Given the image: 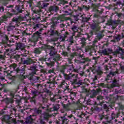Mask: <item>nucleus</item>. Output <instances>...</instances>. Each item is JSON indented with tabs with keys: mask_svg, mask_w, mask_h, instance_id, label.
Masks as SVG:
<instances>
[{
	"mask_svg": "<svg viewBox=\"0 0 124 124\" xmlns=\"http://www.w3.org/2000/svg\"><path fill=\"white\" fill-rule=\"evenodd\" d=\"M24 48H25V46L24 44L22 43H17L16 44V48L14 49H8V51L9 53H15V51H16V50H19V49H20V50H24Z\"/></svg>",
	"mask_w": 124,
	"mask_h": 124,
	"instance_id": "f257e3e1",
	"label": "nucleus"
},
{
	"mask_svg": "<svg viewBox=\"0 0 124 124\" xmlns=\"http://www.w3.org/2000/svg\"><path fill=\"white\" fill-rule=\"evenodd\" d=\"M10 95L11 96V98H7L5 99L6 103H7L8 104L9 103H13V102H14L13 98H15L16 99L17 98V96L15 95V92L13 91L10 92Z\"/></svg>",
	"mask_w": 124,
	"mask_h": 124,
	"instance_id": "f03ea898",
	"label": "nucleus"
},
{
	"mask_svg": "<svg viewBox=\"0 0 124 124\" xmlns=\"http://www.w3.org/2000/svg\"><path fill=\"white\" fill-rule=\"evenodd\" d=\"M31 93L34 95V96H33L32 98V100L33 101V102H35V99H34V97H35V96L38 94V92H37V91H32Z\"/></svg>",
	"mask_w": 124,
	"mask_h": 124,
	"instance_id": "7ed1b4c3",
	"label": "nucleus"
},
{
	"mask_svg": "<svg viewBox=\"0 0 124 124\" xmlns=\"http://www.w3.org/2000/svg\"><path fill=\"white\" fill-rule=\"evenodd\" d=\"M33 121V119L31 118V115L26 118L25 122L27 124H32Z\"/></svg>",
	"mask_w": 124,
	"mask_h": 124,
	"instance_id": "20e7f679",
	"label": "nucleus"
},
{
	"mask_svg": "<svg viewBox=\"0 0 124 124\" xmlns=\"http://www.w3.org/2000/svg\"><path fill=\"white\" fill-rule=\"evenodd\" d=\"M115 53H116V54H121V55H124V50L121 48V47H119L115 51Z\"/></svg>",
	"mask_w": 124,
	"mask_h": 124,
	"instance_id": "39448f33",
	"label": "nucleus"
},
{
	"mask_svg": "<svg viewBox=\"0 0 124 124\" xmlns=\"http://www.w3.org/2000/svg\"><path fill=\"white\" fill-rule=\"evenodd\" d=\"M74 84L77 85H82V79H77L74 80Z\"/></svg>",
	"mask_w": 124,
	"mask_h": 124,
	"instance_id": "423d86ee",
	"label": "nucleus"
},
{
	"mask_svg": "<svg viewBox=\"0 0 124 124\" xmlns=\"http://www.w3.org/2000/svg\"><path fill=\"white\" fill-rule=\"evenodd\" d=\"M58 7L56 6H51L49 7V11L53 12V11H57L58 10Z\"/></svg>",
	"mask_w": 124,
	"mask_h": 124,
	"instance_id": "0eeeda50",
	"label": "nucleus"
},
{
	"mask_svg": "<svg viewBox=\"0 0 124 124\" xmlns=\"http://www.w3.org/2000/svg\"><path fill=\"white\" fill-rule=\"evenodd\" d=\"M117 74V72H111L107 76V79L109 80L108 77H113V76H115Z\"/></svg>",
	"mask_w": 124,
	"mask_h": 124,
	"instance_id": "6e6552de",
	"label": "nucleus"
},
{
	"mask_svg": "<svg viewBox=\"0 0 124 124\" xmlns=\"http://www.w3.org/2000/svg\"><path fill=\"white\" fill-rule=\"evenodd\" d=\"M31 59H28V60H26L23 61L24 64H31Z\"/></svg>",
	"mask_w": 124,
	"mask_h": 124,
	"instance_id": "1a4fd4ad",
	"label": "nucleus"
},
{
	"mask_svg": "<svg viewBox=\"0 0 124 124\" xmlns=\"http://www.w3.org/2000/svg\"><path fill=\"white\" fill-rule=\"evenodd\" d=\"M14 29H15V26L10 25L8 26L7 31H11L14 30Z\"/></svg>",
	"mask_w": 124,
	"mask_h": 124,
	"instance_id": "9d476101",
	"label": "nucleus"
},
{
	"mask_svg": "<svg viewBox=\"0 0 124 124\" xmlns=\"http://www.w3.org/2000/svg\"><path fill=\"white\" fill-rule=\"evenodd\" d=\"M66 69V67H65V66H61V69H60V72L61 73H62V74H64V71Z\"/></svg>",
	"mask_w": 124,
	"mask_h": 124,
	"instance_id": "9b49d317",
	"label": "nucleus"
},
{
	"mask_svg": "<svg viewBox=\"0 0 124 124\" xmlns=\"http://www.w3.org/2000/svg\"><path fill=\"white\" fill-rule=\"evenodd\" d=\"M58 109H60V105H56L53 107L54 111H58Z\"/></svg>",
	"mask_w": 124,
	"mask_h": 124,
	"instance_id": "f8f14e48",
	"label": "nucleus"
},
{
	"mask_svg": "<svg viewBox=\"0 0 124 124\" xmlns=\"http://www.w3.org/2000/svg\"><path fill=\"white\" fill-rule=\"evenodd\" d=\"M50 117H51V115H50V114H49V113H45L44 114V118L45 119H48V118H50Z\"/></svg>",
	"mask_w": 124,
	"mask_h": 124,
	"instance_id": "ddd939ff",
	"label": "nucleus"
},
{
	"mask_svg": "<svg viewBox=\"0 0 124 124\" xmlns=\"http://www.w3.org/2000/svg\"><path fill=\"white\" fill-rule=\"evenodd\" d=\"M90 61H91L90 59H89V58H85L83 59V60L82 61H81L80 62H81V63H85V62H90Z\"/></svg>",
	"mask_w": 124,
	"mask_h": 124,
	"instance_id": "4468645a",
	"label": "nucleus"
},
{
	"mask_svg": "<svg viewBox=\"0 0 124 124\" xmlns=\"http://www.w3.org/2000/svg\"><path fill=\"white\" fill-rule=\"evenodd\" d=\"M86 38H82L81 39V44L83 45V46H84V45H86Z\"/></svg>",
	"mask_w": 124,
	"mask_h": 124,
	"instance_id": "2eb2a0df",
	"label": "nucleus"
},
{
	"mask_svg": "<svg viewBox=\"0 0 124 124\" xmlns=\"http://www.w3.org/2000/svg\"><path fill=\"white\" fill-rule=\"evenodd\" d=\"M19 20H20V17L19 16H17V17H14L13 19V22H19Z\"/></svg>",
	"mask_w": 124,
	"mask_h": 124,
	"instance_id": "dca6fc26",
	"label": "nucleus"
},
{
	"mask_svg": "<svg viewBox=\"0 0 124 124\" xmlns=\"http://www.w3.org/2000/svg\"><path fill=\"white\" fill-rule=\"evenodd\" d=\"M77 29H78V27L76 26H74L71 28V29L73 31H78V30Z\"/></svg>",
	"mask_w": 124,
	"mask_h": 124,
	"instance_id": "f3484780",
	"label": "nucleus"
},
{
	"mask_svg": "<svg viewBox=\"0 0 124 124\" xmlns=\"http://www.w3.org/2000/svg\"><path fill=\"white\" fill-rule=\"evenodd\" d=\"M90 19H91V18L89 17H82V21L83 22H88V21H89V20H90Z\"/></svg>",
	"mask_w": 124,
	"mask_h": 124,
	"instance_id": "a211bd4d",
	"label": "nucleus"
},
{
	"mask_svg": "<svg viewBox=\"0 0 124 124\" xmlns=\"http://www.w3.org/2000/svg\"><path fill=\"white\" fill-rule=\"evenodd\" d=\"M102 53L104 55H108V51H107V49H105L103 50H102Z\"/></svg>",
	"mask_w": 124,
	"mask_h": 124,
	"instance_id": "6ab92c4d",
	"label": "nucleus"
},
{
	"mask_svg": "<svg viewBox=\"0 0 124 124\" xmlns=\"http://www.w3.org/2000/svg\"><path fill=\"white\" fill-rule=\"evenodd\" d=\"M111 118L112 120H114V119L117 118V115L114 113V112H112L111 114Z\"/></svg>",
	"mask_w": 124,
	"mask_h": 124,
	"instance_id": "aec40b11",
	"label": "nucleus"
},
{
	"mask_svg": "<svg viewBox=\"0 0 124 124\" xmlns=\"http://www.w3.org/2000/svg\"><path fill=\"white\" fill-rule=\"evenodd\" d=\"M82 9H85V10H86L87 11H88V10H89L90 9V8L89 7H88L86 6H83L82 7Z\"/></svg>",
	"mask_w": 124,
	"mask_h": 124,
	"instance_id": "412c9836",
	"label": "nucleus"
},
{
	"mask_svg": "<svg viewBox=\"0 0 124 124\" xmlns=\"http://www.w3.org/2000/svg\"><path fill=\"white\" fill-rule=\"evenodd\" d=\"M43 7H47L48 5H49V3H43Z\"/></svg>",
	"mask_w": 124,
	"mask_h": 124,
	"instance_id": "4be33fe9",
	"label": "nucleus"
},
{
	"mask_svg": "<svg viewBox=\"0 0 124 124\" xmlns=\"http://www.w3.org/2000/svg\"><path fill=\"white\" fill-rule=\"evenodd\" d=\"M34 53H35L36 54H39V53H40V51H39V49H38V48H36L35 49Z\"/></svg>",
	"mask_w": 124,
	"mask_h": 124,
	"instance_id": "5701e85b",
	"label": "nucleus"
},
{
	"mask_svg": "<svg viewBox=\"0 0 124 124\" xmlns=\"http://www.w3.org/2000/svg\"><path fill=\"white\" fill-rule=\"evenodd\" d=\"M12 12H13V14H9L10 16H13V15L16 14V13H15V11H14V10H12Z\"/></svg>",
	"mask_w": 124,
	"mask_h": 124,
	"instance_id": "b1692460",
	"label": "nucleus"
},
{
	"mask_svg": "<svg viewBox=\"0 0 124 124\" xmlns=\"http://www.w3.org/2000/svg\"><path fill=\"white\" fill-rule=\"evenodd\" d=\"M0 12H3L4 11V8L2 6L0 7Z\"/></svg>",
	"mask_w": 124,
	"mask_h": 124,
	"instance_id": "393cba45",
	"label": "nucleus"
},
{
	"mask_svg": "<svg viewBox=\"0 0 124 124\" xmlns=\"http://www.w3.org/2000/svg\"><path fill=\"white\" fill-rule=\"evenodd\" d=\"M51 83L53 84L54 85H58V82L55 81V80L52 81Z\"/></svg>",
	"mask_w": 124,
	"mask_h": 124,
	"instance_id": "a878e982",
	"label": "nucleus"
},
{
	"mask_svg": "<svg viewBox=\"0 0 124 124\" xmlns=\"http://www.w3.org/2000/svg\"><path fill=\"white\" fill-rule=\"evenodd\" d=\"M67 69H69V70H72V69H73V67H72V66H70V68L69 67H67Z\"/></svg>",
	"mask_w": 124,
	"mask_h": 124,
	"instance_id": "bb28decb",
	"label": "nucleus"
},
{
	"mask_svg": "<svg viewBox=\"0 0 124 124\" xmlns=\"http://www.w3.org/2000/svg\"><path fill=\"white\" fill-rule=\"evenodd\" d=\"M51 101H52V102H55V101H56V99H55V98H51Z\"/></svg>",
	"mask_w": 124,
	"mask_h": 124,
	"instance_id": "cd10ccee",
	"label": "nucleus"
},
{
	"mask_svg": "<svg viewBox=\"0 0 124 124\" xmlns=\"http://www.w3.org/2000/svg\"><path fill=\"white\" fill-rule=\"evenodd\" d=\"M17 67V65L16 64H14L13 65L12 67L14 68V69H15V68H16V67Z\"/></svg>",
	"mask_w": 124,
	"mask_h": 124,
	"instance_id": "c85d7f7f",
	"label": "nucleus"
},
{
	"mask_svg": "<svg viewBox=\"0 0 124 124\" xmlns=\"http://www.w3.org/2000/svg\"><path fill=\"white\" fill-rule=\"evenodd\" d=\"M41 110H38L37 111H36V113L37 114H41Z\"/></svg>",
	"mask_w": 124,
	"mask_h": 124,
	"instance_id": "c756f323",
	"label": "nucleus"
},
{
	"mask_svg": "<svg viewBox=\"0 0 124 124\" xmlns=\"http://www.w3.org/2000/svg\"><path fill=\"white\" fill-rule=\"evenodd\" d=\"M63 85H66V83H65V82H62L61 83V87H62V88H63Z\"/></svg>",
	"mask_w": 124,
	"mask_h": 124,
	"instance_id": "7c9ffc66",
	"label": "nucleus"
},
{
	"mask_svg": "<svg viewBox=\"0 0 124 124\" xmlns=\"http://www.w3.org/2000/svg\"><path fill=\"white\" fill-rule=\"evenodd\" d=\"M75 19L76 21H78V20H79V17H78V16H75Z\"/></svg>",
	"mask_w": 124,
	"mask_h": 124,
	"instance_id": "2f4dec72",
	"label": "nucleus"
},
{
	"mask_svg": "<svg viewBox=\"0 0 124 124\" xmlns=\"http://www.w3.org/2000/svg\"><path fill=\"white\" fill-rule=\"evenodd\" d=\"M63 55H64V56H67V52H63Z\"/></svg>",
	"mask_w": 124,
	"mask_h": 124,
	"instance_id": "473e14b6",
	"label": "nucleus"
},
{
	"mask_svg": "<svg viewBox=\"0 0 124 124\" xmlns=\"http://www.w3.org/2000/svg\"><path fill=\"white\" fill-rule=\"evenodd\" d=\"M121 68L122 70H123L124 72V66H121Z\"/></svg>",
	"mask_w": 124,
	"mask_h": 124,
	"instance_id": "72a5a7b5",
	"label": "nucleus"
},
{
	"mask_svg": "<svg viewBox=\"0 0 124 124\" xmlns=\"http://www.w3.org/2000/svg\"><path fill=\"white\" fill-rule=\"evenodd\" d=\"M61 28H63L64 27V25L63 24H62L60 25Z\"/></svg>",
	"mask_w": 124,
	"mask_h": 124,
	"instance_id": "f704fd0d",
	"label": "nucleus"
},
{
	"mask_svg": "<svg viewBox=\"0 0 124 124\" xmlns=\"http://www.w3.org/2000/svg\"><path fill=\"white\" fill-rule=\"evenodd\" d=\"M64 13H66L67 15H69V13H68V12L67 11H65L64 12Z\"/></svg>",
	"mask_w": 124,
	"mask_h": 124,
	"instance_id": "c9c22d12",
	"label": "nucleus"
},
{
	"mask_svg": "<svg viewBox=\"0 0 124 124\" xmlns=\"http://www.w3.org/2000/svg\"><path fill=\"white\" fill-rule=\"evenodd\" d=\"M34 79H36V80H39V78L38 77H34Z\"/></svg>",
	"mask_w": 124,
	"mask_h": 124,
	"instance_id": "e433bc0d",
	"label": "nucleus"
},
{
	"mask_svg": "<svg viewBox=\"0 0 124 124\" xmlns=\"http://www.w3.org/2000/svg\"><path fill=\"white\" fill-rule=\"evenodd\" d=\"M40 108H41L42 109H46V107H41Z\"/></svg>",
	"mask_w": 124,
	"mask_h": 124,
	"instance_id": "4c0bfd02",
	"label": "nucleus"
},
{
	"mask_svg": "<svg viewBox=\"0 0 124 124\" xmlns=\"http://www.w3.org/2000/svg\"><path fill=\"white\" fill-rule=\"evenodd\" d=\"M51 50H52L53 51L55 50V48H54V47H53V46H51Z\"/></svg>",
	"mask_w": 124,
	"mask_h": 124,
	"instance_id": "58836bf2",
	"label": "nucleus"
},
{
	"mask_svg": "<svg viewBox=\"0 0 124 124\" xmlns=\"http://www.w3.org/2000/svg\"><path fill=\"white\" fill-rule=\"evenodd\" d=\"M47 84H50V85H52V81H48L47 82Z\"/></svg>",
	"mask_w": 124,
	"mask_h": 124,
	"instance_id": "ea45409f",
	"label": "nucleus"
},
{
	"mask_svg": "<svg viewBox=\"0 0 124 124\" xmlns=\"http://www.w3.org/2000/svg\"><path fill=\"white\" fill-rule=\"evenodd\" d=\"M22 11H22V10H18V12H19V13H22Z\"/></svg>",
	"mask_w": 124,
	"mask_h": 124,
	"instance_id": "a19ab883",
	"label": "nucleus"
},
{
	"mask_svg": "<svg viewBox=\"0 0 124 124\" xmlns=\"http://www.w3.org/2000/svg\"><path fill=\"white\" fill-rule=\"evenodd\" d=\"M24 99H25L26 100H28V99H29V98L27 97H25L24 98Z\"/></svg>",
	"mask_w": 124,
	"mask_h": 124,
	"instance_id": "79ce46f5",
	"label": "nucleus"
},
{
	"mask_svg": "<svg viewBox=\"0 0 124 124\" xmlns=\"http://www.w3.org/2000/svg\"><path fill=\"white\" fill-rule=\"evenodd\" d=\"M16 102H18V103H19V102H20V100H18V99H17V100H16Z\"/></svg>",
	"mask_w": 124,
	"mask_h": 124,
	"instance_id": "37998d69",
	"label": "nucleus"
},
{
	"mask_svg": "<svg viewBox=\"0 0 124 124\" xmlns=\"http://www.w3.org/2000/svg\"><path fill=\"white\" fill-rule=\"evenodd\" d=\"M39 86H41V85H40V84H38V85H37V88H39Z\"/></svg>",
	"mask_w": 124,
	"mask_h": 124,
	"instance_id": "c03bdc74",
	"label": "nucleus"
},
{
	"mask_svg": "<svg viewBox=\"0 0 124 124\" xmlns=\"http://www.w3.org/2000/svg\"><path fill=\"white\" fill-rule=\"evenodd\" d=\"M96 79H97V78L96 77V76H95V78H94V80H96Z\"/></svg>",
	"mask_w": 124,
	"mask_h": 124,
	"instance_id": "a18cd8bd",
	"label": "nucleus"
},
{
	"mask_svg": "<svg viewBox=\"0 0 124 124\" xmlns=\"http://www.w3.org/2000/svg\"><path fill=\"white\" fill-rule=\"evenodd\" d=\"M2 58H3L2 55H0V59H2Z\"/></svg>",
	"mask_w": 124,
	"mask_h": 124,
	"instance_id": "49530a36",
	"label": "nucleus"
},
{
	"mask_svg": "<svg viewBox=\"0 0 124 124\" xmlns=\"http://www.w3.org/2000/svg\"><path fill=\"white\" fill-rule=\"evenodd\" d=\"M3 112H0V115H2V114H3Z\"/></svg>",
	"mask_w": 124,
	"mask_h": 124,
	"instance_id": "de8ad7c7",
	"label": "nucleus"
},
{
	"mask_svg": "<svg viewBox=\"0 0 124 124\" xmlns=\"http://www.w3.org/2000/svg\"><path fill=\"white\" fill-rule=\"evenodd\" d=\"M36 27L37 28H38L39 25H38V24H36Z\"/></svg>",
	"mask_w": 124,
	"mask_h": 124,
	"instance_id": "09e8293b",
	"label": "nucleus"
},
{
	"mask_svg": "<svg viewBox=\"0 0 124 124\" xmlns=\"http://www.w3.org/2000/svg\"><path fill=\"white\" fill-rule=\"evenodd\" d=\"M13 110H14V111H15V112H16V109L15 108H13Z\"/></svg>",
	"mask_w": 124,
	"mask_h": 124,
	"instance_id": "8fccbe9b",
	"label": "nucleus"
},
{
	"mask_svg": "<svg viewBox=\"0 0 124 124\" xmlns=\"http://www.w3.org/2000/svg\"><path fill=\"white\" fill-rule=\"evenodd\" d=\"M6 40H8V38H7V37H6Z\"/></svg>",
	"mask_w": 124,
	"mask_h": 124,
	"instance_id": "3c124183",
	"label": "nucleus"
},
{
	"mask_svg": "<svg viewBox=\"0 0 124 124\" xmlns=\"http://www.w3.org/2000/svg\"><path fill=\"white\" fill-rule=\"evenodd\" d=\"M117 121H118V120H115V123H117Z\"/></svg>",
	"mask_w": 124,
	"mask_h": 124,
	"instance_id": "603ef678",
	"label": "nucleus"
},
{
	"mask_svg": "<svg viewBox=\"0 0 124 124\" xmlns=\"http://www.w3.org/2000/svg\"><path fill=\"white\" fill-rule=\"evenodd\" d=\"M48 65H50V63H48Z\"/></svg>",
	"mask_w": 124,
	"mask_h": 124,
	"instance_id": "864d4df0",
	"label": "nucleus"
},
{
	"mask_svg": "<svg viewBox=\"0 0 124 124\" xmlns=\"http://www.w3.org/2000/svg\"><path fill=\"white\" fill-rule=\"evenodd\" d=\"M63 15V16H65V15Z\"/></svg>",
	"mask_w": 124,
	"mask_h": 124,
	"instance_id": "5fc2aeb1",
	"label": "nucleus"
},
{
	"mask_svg": "<svg viewBox=\"0 0 124 124\" xmlns=\"http://www.w3.org/2000/svg\"><path fill=\"white\" fill-rule=\"evenodd\" d=\"M50 53H51V54H52V51H51V52H50Z\"/></svg>",
	"mask_w": 124,
	"mask_h": 124,
	"instance_id": "6e6d98bb",
	"label": "nucleus"
},
{
	"mask_svg": "<svg viewBox=\"0 0 124 124\" xmlns=\"http://www.w3.org/2000/svg\"><path fill=\"white\" fill-rule=\"evenodd\" d=\"M46 1H49V0H46Z\"/></svg>",
	"mask_w": 124,
	"mask_h": 124,
	"instance_id": "4d7b16f0",
	"label": "nucleus"
},
{
	"mask_svg": "<svg viewBox=\"0 0 124 124\" xmlns=\"http://www.w3.org/2000/svg\"><path fill=\"white\" fill-rule=\"evenodd\" d=\"M30 80H31V78H30Z\"/></svg>",
	"mask_w": 124,
	"mask_h": 124,
	"instance_id": "13d9d810",
	"label": "nucleus"
},
{
	"mask_svg": "<svg viewBox=\"0 0 124 124\" xmlns=\"http://www.w3.org/2000/svg\"><path fill=\"white\" fill-rule=\"evenodd\" d=\"M10 7H12V6H10Z\"/></svg>",
	"mask_w": 124,
	"mask_h": 124,
	"instance_id": "bf43d9fd",
	"label": "nucleus"
},
{
	"mask_svg": "<svg viewBox=\"0 0 124 124\" xmlns=\"http://www.w3.org/2000/svg\"><path fill=\"white\" fill-rule=\"evenodd\" d=\"M14 122H15V120H14Z\"/></svg>",
	"mask_w": 124,
	"mask_h": 124,
	"instance_id": "052dcab7",
	"label": "nucleus"
}]
</instances>
